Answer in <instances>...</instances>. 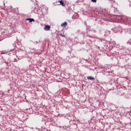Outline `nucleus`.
<instances>
[{
    "instance_id": "f257e3e1",
    "label": "nucleus",
    "mask_w": 131,
    "mask_h": 131,
    "mask_svg": "<svg viewBox=\"0 0 131 131\" xmlns=\"http://www.w3.org/2000/svg\"><path fill=\"white\" fill-rule=\"evenodd\" d=\"M44 29L46 31H49L50 29H51V27L49 25H45V27L44 28Z\"/></svg>"
},
{
    "instance_id": "f03ea898",
    "label": "nucleus",
    "mask_w": 131,
    "mask_h": 131,
    "mask_svg": "<svg viewBox=\"0 0 131 131\" xmlns=\"http://www.w3.org/2000/svg\"><path fill=\"white\" fill-rule=\"evenodd\" d=\"M67 25H68V24L67 23V22H64L61 25V27H66Z\"/></svg>"
},
{
    "instance_id": "7ed1b4c3",
    "label": "nucleus",
    "mask_w": 131,
    "mask_h": 131,
    "mask_svg": "<svg viewBox=\"0 0 131 131\" xmlns=\"http://www.w3.org/2000/svg\"><path fill=\"white\" fill-rule=\"evenodd\" d=\"M58 3H60V5H61L62 7H65V4H64V2H63V1H58Z\"/></svg>"
},
{
    "instance_id": "20e7f679",
    "label": "nucleus",
    "mask_w": 131,
    "mask_h": 131,
    "mask_svg": "<svg viewBox=\"0 0 131 131\" xmlns=\"http://www.w3.org/2000/svg\"><path fill=\"white\" fill-rule=\"evenodd\" d=\"M87 79H88L89 80H95V78L91 76L87 77Z\"/></svg>"
},
{
    "instance_id": "39448f33",
    "label": "nucleus",
    "mask_w": 131,
    "mask_h": 131,
    "mask_svg": "<svg viewBox=\"0 0 131 131\" xmlns=\"http://www.w3.org/2000/svg\"><path fill=\"white\" fill-rule=\"evenodd\" d=\"M27 20L29 21V22H30V23L34 22V19L33 18H27Z\"/></svg>"
},
{
    "instance_id": "423d86ee",
    "label": "nucleus",
    "mask_w": 131,
    "mask_h": 131,
    "mask_svg": "<svg viewBox=\"0 0 131 131\" xmlns=\"http://www.w3.org/2000/svg\"><path fill=\"white\" fill-rule=\"evenodd\" d=\"M60 36H61L62 37H65V35H63V34L60 33Z\"/></svg>"
},
{
    "instance_id": "0eeeda50",
    "label": "nucleus",
    "mask_w": 131,
    "mask_h": 131,
    "mask_svg": "<svg viewBox=\"0 0 131 131\" xmlns=\"http://www.w3.org/2000/svg\"><path fill=\"white\" fill-rule=\"evenodd\" d=\"M93 3H97V0H91Z\"/></svg>"
}]
</instances>
